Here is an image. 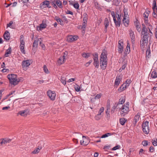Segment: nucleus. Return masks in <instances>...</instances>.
<instances>
[{
  "label": "nucleus",
  "mask_w": 157,
  "mask_h": 157,
  "mask_svg": "<svg viewBox=\"0 0 157 157\" xmlns=\"http://www.w3.org/2000/svg\"><path fill=\"white\" fill-rule=\"evenodd\" d=\"M107 52L103 51L100 56V66L102 70L105 69L107 63Z\"/></svg>",
  "instance_id": "f257e3e1"
},
{
  "label": "nucleus",
  "mask_w": 157,
  "mask_h": 157,
  "mask_svg": "<svg viewBox=\"0 0 157 157\" xmlns=\"http://www.w3.org/2000/svg\"><path fill=\"white\" fill-rule=\"evenodd\" d=\"M7 77L9 80L10 83L14 86L17 85L23 79L21 77L17 78V75L13 74L8 75Z\"/></svg>",
  "instance_id": "f03ea898"
},
{
  "label": "nucleus",
  "mask_w": 157,
  "mask_h": 157,
  "mask_svg": "<svg viewBox=\"0 0 157 157\" xmlns=\"http://www.w3.org/2000/svg\"><path fill=\"white\" fill-rule=\"evenodd\" d=\"M129 102H127L126 104L122 105L121 107H119V110H120V113L121 117H124L127 114L129 111Z\"/></svg>",
  "instance_id": "7ed1b4c3"
},
{
  "label": "nucleus",
  "mask_w": 157,
  "mask_h": 157,
  "mask_svg": "<svg viewBox=\"0 0 157 157\" xmlns=\"http://www.w3.org/2000/svg\"><path fill=\"white\" fill-rule=\"evenodd\" d=\"M124 14L123 16V20L122 22L124 25L125 26H128L129 25V15L128 14L127 10L124 9Z\"/></svg>",
  "instance_id": "20e7f679"
},
{
  "label": "nucleus",
  "mask_w": 157,
  "mask_h": 157,
  "mask_svg": "<svg viewBox=\"0 0 157 157\" xmlns=\"http://www.w3.org/2000/svg\"><path fill=\"white\" fill-rule=\"evenodd\" d=\"M149 122L147 121L143 122L142 125V130L144 133L147 134L149 132V127L148 125Z\"/></svg>",
  "instance_id": "39448f33"
},
{
  "label": "nucleus",
  "mask_w": 157,
  "mask_h": 157,
  "mask_svg": "<svg viewBox=\"0 0 157 157\" xmlns=\"http://www.w3.org/2000/svg\"><path fill=\"white\" fill-rule=\"evenodd\" d=\"M141 38L147 40L148 41L149 37V33H151V30H142Z\"/></svg>",
  "instance_id": "423d86ee"
},
{
  "label": "nucleus",
  "mask_w": 157,
  "mask_h": 157,
  "mask_svg": "<svg viewBox=\"0 0 157 157\" xmlns=\"http://www.w3.org/2000/svg\"><path fill=\"white\" fill-rule=\"evenodd\" d=\"M78 39V36L76 35H68L67 36V41L69 43L72 42Z\"/></svg>",
  "instance_id": "0eeeda50"
},
{
  "label": "nucleus",
  "mask_w": 157,
  "mask_h": 157,
  "mask_svg": "<svg viewBox=\"0 0 157 157\" xmlns=\"http://www.w3.org/2000/svg\"><path fill=\"white\" fill-rule=\"evenodd\" d=\"M47 95L51 100L54 101L55 100L56 93L55 91L49 90L47 91Z\"/></svg>",
  "instance_id": "6e6552de"
},
{
  "label": "nucleus",
  "mask_w": 157,
  "mask_h": 157,
  "mask_svg": "<svg viewBox=\"0 0 157 157\" xmlns=\"http://www.w3.org/2000/svg\"><path fill=\"white\" fill-rule=\"evenodd\" d=\"M118 51L119 53H122L124 48V43L123 40H119L118 42V44L117 45Z\"/></svg>",
  "instance_id": "1a4fd4ad"
},
{
  "label": "nucleus",
  "mask_w": 157,
  "mask_h": 157,
  "mask_svg": "<svg viewBox=\"0 0 157 157\" xmlns=\"http://www.w3.org/2000/svg\"><path fill=\"white\" fill-rule=\"evenodd\" d=\"M148 41L147 40L141 38V40L140 41V48L143 51H144V48L145 46L147 45L148 44Z\"/></svg>",
  "instance_id": "9d476101"
},
{
  "label": "nucleus",
  "mask_w": 157,
  "mask_h": 157,
  "mask_svg": "<svg viewBox=\"0 0 157 157\" xmlns=\"http://www.w3.org/2000/svg\"><path fill=\"white\" fill-rule=\"evenodd\" d=\"M31 63V60L30 59L23 60L21 63L22 67L23 68L28 67Z\"/></svg>",
  "instance_id": "9b49d317"
},
{
  "label": "nucleus",
  "mask_w": 157,
  "mask_h": 157,
  "mask_svg": "<svg viewBox=\"0 0 157 157\" xmlns=\"http://www.w3.org/2000/svg\"><path fill=\"white\" fill-rule=\"evenodd\" d=\"M140 113H138L134 117L133 121V124L134 126L136 125L137 122L139 121L140 117Z\"/></svg>",
  "instance_id": "f8f14e48"
},
{
  "label": "nucleus",
  "mask_w": 157,
  "mask_h": 157,
  "mask_svg": "<svg viewBox=\"0 0 157 157\" xmlns=\"http://www.w3.org/2000/svg\"><path fill=\"white\" fill-rule=\"evenodd\" d=\"M50 2L48 0H45L40 5V7H48L50 8L51 6H50Z\"/></svg>",
  "instance_id": "ddd939ff"
},
{
  "label": "nucleus",
  "mask_w": 157,
  "mask_h": 157,
  "mask_svg": "<svg viewBox=\"0 0 157 157\" xmlns=\"http://www.w3.org/2000/svg\"><path fill=\"white\" fill-rule=\"evenodd\" d=\"M65 56L63 55L60 57L57 60V64L59 65L63 64L65 62Z\"/></svg>",
  "instance_id": "4468645a"
},
{
  "label": "nucleus",
  "mask_w": 157,
  "mask_h": 157,
  "mask_svg": "<svg viewBox=\"0 0 157 157\" xmlns=\"http://www.w3.org/2000/svg\"><path fill=\"white\" fill-rule=\"evenodd\" d=\"M47 26V21L45 19H44L42 20V23L40 24V27H37V29H38V28H40H40L44 29Z\"/></svg>",
  "instance_id": "2eb2a0df"
},
{
  "label": "nucleus",
  "mask_w": 157,
  "mask_h": 157,
  "mask_svg": "<svg viewBox=\"0 0 157 157\" xmlns=\"http://www.w3.org/2000/svg\"><path fill=\"white\" fill-rule=\"evenodd\" d=\"M122 76L121 75L117 76L115 82V85L118 86L122 79Z\"/></svg>",
  "instance_id": "dca6fc26"
},
{
  "label": "nucleus",
  "mask_w": 157,
  "mask_h": 157,
  "mask_svg": "<svg viewBox=\"0 0 157 157\" xmlns=\"http://www.w3.org/2000/svg\"><path fill=\"white\" fill-rule=\"evenodd\" d=\"M144 21L145 24L147 27L148 29H152V25H151L150 23L148 22V18H144Z\"/></svg>",
  "instance_id": "f3484780"
},
{
  "label": "nucleus",
  "mask_w": 157,
  "mask_h": 157,
  "mask_svg": "<svg viewBox=\"0 0 157 157\" xmlns=\"http://www.w3.org/2000/svg\"><path fill=\"white\" fill-rule=\"evenodd\" d=\"M150 75H151L150 77L152 78H155L157 77V72L155 70H151Z\"/></svg>",
  "instance_id": "a211bd4d"
},
{
  "label": "nucleus",
  "mask_w": 157,
  "mask_h": 157,
  "mask_svg": "<svg viewBox=\"0 0 157 157\" xmlns=\"http://www.w3.org/2000/svg\"><path fill=\"white\" fill-rule=\"evenodd\" d=\"M129 36L132 42L133 43L135 41V36L134 32L132 30H130L129 31Z\"/></svg>",
  "instance_id": "6ab92c4d"
},
{
  "label": "nucleus",
  "mask_w": 157,
  "mask_h": 157,
  "mask_svg": "<svg viewBox=\"0 0 157 157\" xmlns=\"http://www.w3.org/2000/svg\"><path fill=\"white\" fill-rule=\"evenodd\" d=\"M4 39L6 40H8L10 38V34L9 32L6 31L3 35Z\"/></svg>",
  "instance_id": "aec40b11"
},
{
  "label": "nucleus",
  "mask_w": 157,
  "mask_h": 157,
  "mask_svg": "<svg viewBox=\"0 0 157 157\" xmlns=\"http://www.w3.org/2000/svg\"><path fill=\"white\" fill-rule=\"evenodd\" d=\"M11 53V47L10 46L8 49L6 50L5 54V56L6 57H7L9 56V54H10Z\"/></svg>",
  "instance_id": "412c9836"
},
{
  "label": "nucleus",
  "mask_w": 157,
  "mask_h": 157,
  "mask_svg": "<svg viewBox=\"0 0 157 157\" xmlns=\"http://www.w3.org/2000/svg\"><path fill=\"white\" fill-rule=\"evenodd\" d=\"M39 39L36 38V40H34L33 45V48H37L38 42L39 41Z\"/></svg>",
  "instance_id": "4be33fe9"
},
{
  "label": "nucleus",
  "mask_w": 157,
  "mask_h": 157,
  "mask_svg": "<svg viewBox=\"0 0 157 157\" xmlns=\"http://www.w3.org/2000/svg\"><path fill=\"white\" fill-rule=\"evenodd\" d=\"M119 121L121 125H124L127 121V120L124 117H122L119 119Z\"/></svg>",
  "instance_id": "5701e85b"
},
{
  "label": "nucleus",
  "mask_w": 157,
  "mask_h": 157,
  "mask_svg": "<svg viewBox=\"0 0 157 157\" xmlns=\"http://www.w3.org/2000/svg\"><path fill=\"white\" fill-rule=\"evenodd\" d=\"M56 4L59 8L62 9L63 8V4L60 0H57L56 2Z\"/></svg>",
  "instance_id": "b1692460"
},
{
  "label": "nucleus",
  "mask_w": 157,
  "mask_h": 157,
  "mask_svg": "<svg viewBox=\"0 0 157 157\" xmlns=\"http://www.w3.org/2000/svg\"><path fill=\"white\" fill-rule=\"evenodd\" d=\"M119 107H120L116 103H115L114 105L112 107L111 110V113H114L115 110L117 108L118 109H119Z\"/></svg>",
  "instance_id": "393cba45"
},
{
  "label": "nucleus",
  "mask_w": 157,
  "mask_h": 157,
  "mask_svg": "<svg viewBox=\"0 0 157 157\" xmlns=\"http://www.w3.org/2000/svg\"><path fill=\"white\" fill-rule=\"evenodd\" d=\"M136 21H135L134 22V25L136 27L137 29H140V23L139 21L137 20V19H136Z\"/></svg>",
  "instance_id": "a878e982"
},
{
  "label": "nucleus",
  "mask_w": 157,
  "mask_h": 157,
  "mask_svg": "<svg viewBox=\"0 0 157 157\" xmlns=\"http://www.w3.org/2000/svg\"><path fill=\"white\" fill-rule=\"evenodd\" d=\"M104 24L105 25V29H106L109 25V22L107 18L105 19Z\"/></svg>",
  "instance_id": "bb28decb"
},
{
  "label": "nucleus",
  "mask_w": 157,
  "mask_h": 157,
  "mask_svg": "<svg viewBox=\"0 0 157 157\" xmlns=\"http://www.w3.org/2000/svg\"><path fill=\"white\" fill-rule=\"evenodd\" d=\"M152 9L153 10H157V7L156 5V1L155 0L153 1Z\"/></svg>",
  "instance_id": "cd10ccee"
},
{
  "label": "nucleus",
  "mask_w": 157,
  "mask_h": 157,
  "mask_svg": "<svg viewBox=\"0 0 157 157\" xmlns=\"http://www.w3.org/2000/svg\"><path fill=\"white\" fill-rule=\"evenodd\" d=\"M25 45H20L19 46V48L21 52L23 54H25V52L24 49Z\"/></svg>",
  "instance_id": "c85d7f7f"
},
{
  "label": "nucleus",
  "mask_w": 157,
  "mask_h": 157,
  "mask_svg": "<svg viewBox=\"0 0 157 157\" xmlns=\"http://www.w3.org/2000/svg\"><path fill=\"white\" fill-rule=\"evenodd\" d=\"M125 101V99H122L120 98L119 99V101L118 102H116V103L117 104V105L119 106V105H121L122 104L124 103Z\"/></svg>",
  "instance_id": "c756f323"
},
{
  "label": "nucleus",
  "mask_w": 157,
  "mask_h": 157,
  "mask_svg": "<svg viewBox=\"0 0 157 157\" xmlns=\"http://www.w3.org/2000/svg\"><path fill=\"white\" fill-rule=\"evenodd\" d=\"M92 55L94 56V58H93L94 61L98 60V53L95 52Z\"/></svg>",
  "instance_id": "7c9ffc66"
},
{
  "label": "nucleus",
  "mask_w": 157,
  "mask_h": 157,
  "mask_svg": "<svg viewBox=\"0 0 157 157\" xmlns=\"http://www.w3.org/2000/svg\"><path fill=\"white\" fill-rule=\"evenodd\" d=\"M57 0H51L50 2L53 7L55 9L57 8V6L56 4V2Z\"/></svg>",
  "instance_id": "2f4dec72"
},
{
  "label": "nucleus",
  "mask_w": 157,
  "mask_h": 157,
  "mask_svg": "<svg viewBox=\"0 0 157 157\" xmlns=\"http://www.w3.org/2000/svg\"><path fill=\"white\" fill-rule=\"evenodd\" d=\"M107 109L105 110V113L107 115V118L108 119H109L110 118V114H109V109H110L109 106V107H107Z\"/></svg>",
  "instance_id": "473e14b6"
},
{
  "label": "nucleus",
  "mask_w": 157,
  "mask_h": 157,
  "mask_svg": "<svg viewBox=\"0 0 157 157\" xmlns=\"http://www.w3.org/2000/svg\"><path fill=\"white\" fill-rule=\"evenodd\" d=\"M86 24H87L86 20V19L84 20V19H83V21L82 24V29L85 28L86 27Z\"/></svg>",
  "instance_id": "72a5a7b5"
},
{
  "label": "nucleus",
  "mask_w": 157,
  "mask_h": 157,
  "mask_svg": "<svg viewBox=\"0 0 157 157\" xmlns=\"http://www.w3.org/2000/svg\"><path fill=\"white\" fill-rule=\"evenodd\" d=\"M93 64L95 68H98L99 66V63L98 60L94 61Z\"/></svg>",
  "instance_id": "f704fd0d"
},
{
  "label": "nucleus",
  "mask_w": 157,
  "mask_h": 157,
  "mask_svg": "<svg viewBox=\"0 0 157 157\" xmlns=\"http://www.w3.org/2000/svg\"><path fill=\"white\" fill-rule=\"evenodd\" d=\"M3 140L4 141V144H5L8 143H9L11 141V139L7 138L3 139Z\"/></svg>",
  "instance_id": "c9c22d12"
},
{
  "label": "nucleus",
  "mask_w": 157,
  "mask_h": 157,
  "mask_svg": "<svg viewBox=\"0 0 157 157\" xmlns=\"http://www.w3.org/2000/svg\"><path fill=\"white\" fill-rule=\"evenodd\" d=\"M146 57H148V58H149V55L151 54V51L149 46V47L147 48V50L146 51Z\"/></svg>",
  "instance_id": "e433bc0d"
},
{
  "label": "nucleus",
  "mask_w": 157,
  "mask_h": 157,
  "mask_svg": "<svg viewBox=\"0 0 157 157\" xmlns=\"http://www.w3.org/2000/svg\"><path fill=\"white\" fill-rule=\"evenodd\" d=\"M26 111L25 110L20 111L18 113V114L22 116H26L27 115V114H25Z\"/></svg>",
  "instance_id": "4c0bfd02"
},
{
  "label": "nucleus",
  "mask_w": 157,
  "mask_h": 157,
  "mask_svg": "<svg viewBox=\"0 0 157 157\" xmlns=\"http://www.w3.org/2000/svg\"><path fill=\"white\" fill-rule=\"evenodd\" d=\"M111 14L112 16V17H113V20L115 24H116L117 23V20L116 19L115 16V13L114 12L112 11L111 13Z\"/></svg>",
  "instance_id": "58836bf2"
},
{
  "label": "nucleus",
  "mask_w": 157,
  "mask_h": 157,
  "mask_svg": "<svg viewBox=\"0 0 157 157\" xmlns=\"http://www.w3.org/2000/svg\"><path fill=\"white\" fill-rule=\"evenodd\" d=\"M150 11H146L143 14V16L144 18H148L149 15Z\"/></svg>",
  "instance_id": "ea45409f"
},
{
  "label": "nucleus",
  "mask_w": 157,
  "mask_h": 157,
  "mask_svg": "<svg viewBox=\"0 0 157 157\" xmlns=\"http://www.w3.org/2000/svg\"><path fill=\"white\" fill-rule=\"evenodd\" d=\"M120 0H113V4L116 6L118 5L120 3Z\"/></svg>",
  "instance_id": "a19ab883"
},
{
  "label": "nucleus",
  "mask_w": 157,
  "mask_h": 157,
  "mask_svg": "<svg viewBox=\"0 0 157 157\" xmlns=\"http://www.w3.org/2000/svg\"><path fill=\"white\" fill-rule=\"evenodd\" d=\"M142 144L144 146H146L148 145V141L147 140H144L142 141Z\"/></svg>",
  "instance_id": "79ce46f5"
},
{
  "label": "nucleus",
  "mask_w": 157,
  "mask_h": 157,
  "mask_svg": "<svg viewBox=\"0 0 157 157\" xmlns=\"http://www.w3.org/2000/svg\"><path fill=\"white\" fill-rule=\"evenodd\" d=\"M56 21L57 22L61 25H63V22L62 20L59 18L56 19Z\"/></svg>",
  "instance_id": "37998d69"
},
{
  "label": "nucleus",
  "mask_w": 157,
  "mask_h": 157,
  "mask_svg": "<svg viewBox=\"0 0 157 157\" xmlns=\"http://www.w3.org/2000/svg\"><path fill=\"white\" fill-rule=\"evenodd\" d=\"M43 70L47 74L49 73L48 70L45 65H44L43 66Z\"/></svg>",
  "instance_id": "c03bdc74"
},
{
  "label": "nucleus",
  "mask_w": 157,
  "mask_h": 157,
  "mask_svg": "<svg viewBox=\"0 0 157 157\" xmlns=\"http://www.w3.org/2000/svg\"><path fill=\"white\" fill-rule=\"evenodd\" d=\"M104 108L103 107H101L98 111V114L101 115V113L104 112Z\"/></svg>",
  "instance_id": "a18cd8bd"
},
{
  "label": "nucleus",
  "mask_w": 157,
  "mask_h": 157,
  "mask_svg": "<svg viewBox=\"0 0 157 157\" xmlns=\"http://www.w3.org/2000/svg\"><path fill=\"white\" fill-rule=\"evenodd\" d=\"M124 89L123 87V84H122L118 89V91L119 92L123 91Z\"/></svg>",
  "instance_id": "49530a36"
},
{
  "label": "nucleus",
  "mask_w": 157,
  "mask_h": 157,
  "mask_svg": "<svg viewBox=\"0 0 157 157\" xmlns=\"http://www.w3.org/2000/svg\"><path fill=\"white\" fill-rule=\"evenodd\" d=\"M101 96V94H97L94 98H92L93 100H95L96 99H99Z\"/></svg>",
  "instance_id": "de8ad7c7"
},
{
  "label": "nucleus",
  "mask_w": 157,
  "mask_h": 157,
  "mask_svg": "<svg viewBox=\"0 0 157 157\" xmlns=\"http://www.w3.org/2000/svg\"><path fill=\"white\" fill-rule=\"evenodd\" d=\"M101 116L100 115L97 114L94 117L95 120L98 121L100 119Z\"/></svg>",
  "instance_id": "09e8293b"
},
{
  "label": "nucleus",
  "mask_w": 157,
  "mask_h": 157,
  "mask_svg": "<svg viewBox=\"0 0 157 157\" xmlns=\"http://www.w3.org/2000/svg\"><path fill=\"white\" fill-rule=\"evenodd\" d=\"M151 142L154 146H157V139H156V140H152Z\"/></svg>",
  "instance_id": "8fccbe9b"
},
{
  "label": "nucleus",
  "mask_w": 157,
  "mask_h": 157,
  "mask_svg": "<svg viewBox=\"0 0 157 157\" xmlns=\"http://www.w3.org/2000/svg\"><path fill=\"white\" fill-rule=\"evenodd\" d=\"M120 147V146L119 145H116V146L113 147L112 149V150L115 151L119 149Z\"/></svg>",
  "instance_id": "3c124183"
},
{
  "label": "nucleus",
  "mask_w": 157,
  "mask_h": 157,
  "mask_svg": "<svg viewBox=\"0 0 157 157\" xmlns=\"http://www.w3.org/2000/svg\"><path fill=\"white\" fill-rule=\"evenodd\" d=\"M73 6L74 8L76 9H78L79 7V5L78 3H75L73 5Z\"/></svg>",
  "instance_id": "603ef678"
},
{
  "label": "nucleus",
  "mask_w": 157,
  "mask_h": 157,
  "mask_svg": "<svg viewBox=\"0 0 157 157\" xmlns=\"http://www.w3.org/2000/svg\"><path fill=\"white\" fill-rule=\"evenodd\" d=\"M39 151V149L38 148H37L36 149L34 150L33 151L32 153L33 154H36L38 153Z\"/></svg>",
  "instance_id": "864d4df0"
},
{
  "label": "nucleus",
  "mask_w": 157,
  "mask_h": 157,
  "mask_svg": "<svg viewBox=\"0 0 157 157\" xmlns=\"http://www.w3.org/2000/svg\"><path fill=\"white\" fill-rule=\"evenodd\" d=\"M75 91L77 92L81 91V90H80V87L78 85H77V86L75 88Z\"/></svg>",
  "instance_id": "5fc2aeb1"
},
{
  "label": "nucleus",
  "mask_w": 157,
  "mask_h": 157,
  "mask_svg": "<svg viewBox=\"0 0 157 157\" xmlns=\"http://www.w3.org/2000/svg\"><path fill=\"white\" fill-rule=\"evenodd\" d=\"M130 51V48H126L124 53L125 54H128Z\"/></svg>",
  "instance_id": "6e6d98bb"
},
{
  "label": "nucleus",
  "mask_w": 157,
  "mask_h": 157,
  "mask_svg": "<svg viewBox=\"0 0 157 157\" xmlns=\"http://www.w3.org/2000/svg\"><path fill=\"white\" fill-rule=\"evenodd\" d=\"M131 82L132 81L130 79H128L126 80L125 83V84H127L129 85L131 83Z\"/></svg>",
  "instance_id": "4d7b16f0"
},
{
  "label": "nucleus",
  "mask_w": 157,
  "mask_h": 157,
  "mask_svg": "<svg viewBox=\"0 0 157 157\" xmlns=\"http://www.w3.org/2000/svg\"><path fill=\"white\" fill-rule=\"evenodd\" d=\"M93 62V60L92 59H91L90 60H89V62H88L86 63L85 64V66L86 67H88L89 65L92 62Z\"/></svg>",
  "instance_id": "13d9d810"
},
{
  "label": "nucleus",
  "mask_w": 157,
  "mask_h": 157,
  "mask_svg": "<svg viewBox=\"0 0 157 157\" xmlns=\"http://www.w3.org/2000/svg\"><path fill=\"white\" fill-rule=\"evenodd\" d=\"M13 23V22L12 21H10L8 24H7V27H10L11 29H13L12 27V24Z\"/></svg>",
  "instance_id": "bf43d9fd"
},
{
  "label": "nucleus",
  "mask_w": 157,
  "mask_h": 157,
  "mask_svg": "<svg viewBox=\"0 0 157 157\" xmlns=\"http://www.w3.org/2000/svg\"><path fill=\"white\" fill-rule=\"evenodd\" d=\"M155 10H153L152 15L153 17L156 19H157V14L155 12Z\"/></svg>",
  "instance_id": "052dcab7"
},
{
  "label": "nucleus",
  "mask_w": 157,
  "mask_h": 157,
  "mask_svg": "<svg viewBox=\"0 0 157 157\" xmlns=\"http://www.w3.org/2000/svg\"><path fill=\"white\" fill-rule=\"evenodd\" d=\"M40 45L42 49L44 50L45 49V45L42 43L41 41L40 42Z\"/></svg>",
  "instance_id": "680f3d73"
},
{
  "label": "nucleus",
  "mask_w": 157,
  "mask_h": 157,
  "mask_svg": "<svg viewBox=\"0 0 157 157\" xmlns=\"http://www.w3.org/2000/svg\"><path fill=\"white\" fill-rule=\"evenodd\" d=\"M154 151V148L153 146H151L149 148V151L151 153H152Z\"/></svg>",
  "instance_id": "e2e57ef3"
},
{
  "label": "nucleus",
  "mask_w": 157,
  "mask_h": 157,
  "mask_svg": "<svg viewBox=\"0 0 157 157\" xmlns=\"http://www.w3.org/2000/svg\"><path fill=\"white\" fill-rule=\"evenodd\" d=\"M61 82L64 85H65L66 83V79H63L62 78L61 79Z\"/></svg>",
  "instance_id": "0e129e2a"
},
{
  "label": "nucleus",
  "mask_w": 157,
  "mask_h": 157,
  "mask_svg": "<svg viewBox=\"0 0 157 157\" xmlns=\"http://www.w3.org/2000/svg\"><path fill=\"white\" fill-rule=\"evenodd\" d=\"M84 141L83 140H80V143L81 145H83L84 146H86L88 144V143L84 144Z\"/></svg>",
  "instance_id": "69168bd1"
},
{
  "label": "nucleus",
  "mask_w": 157,
  "mask_h": 157,
  "mask_svg": "<svg viewBox=\"0 0 157 157\" xmlns=\"http://www.w3.org/2000/svg\"><path fill=\"white\" fill-rule=\"evenodd\" d=\"M127 65V64L126 63H123V65H122L121 68L122 69V70H123L125 69Z\"/></svg>",
  "instance_id": "338daca9"
},
{
  "label": "nucleus",
  "mask_w": 157,
  "mask_h": 157,
  "mask_svg": "<svg viewBox=\"0 0 157 157\" xmlns=\"http://www.w3.org/2000/svg\"><path fill=\"white\" fill-rule=\"evenodd\" d=\"M142 29H147V28L146 26V25L145 24H142Z\"/></svg>",
  "instance_id": "774afa93"
}]
</instances>
